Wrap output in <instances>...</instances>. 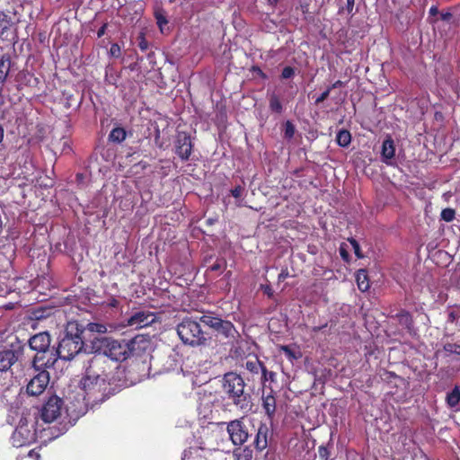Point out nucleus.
I'll return each mask as SVG.
<instances>
[{
    "instance_id": "nucleus-54",
    "label": "nucleus",
    "mask_w": 460,
    "mask_h": 460,
    "mask_svg": "<svg viewBox=\"0 0 460 460\" xmlns=\"http://www.w3.org/2000/svg\"><path fill=\"white\" fill-rule=\"evenodd\" d=\"M429 15L430 16H436L439 13L438 12V8L437 5H432L430 8H429Z\"/></svg>"
},
{
    "instance_id": "nucleus-29",
    "label": "nucleus",
    "mask_w": 460,
    "mask_h": 460,
    "mask_svg": "<svg viewBox=\"0 0 460 460\" xmlns=\"http://www.w3.org/2000/svg\"><path fill=\"white\" fill-rule=\"evenodd\" d=\"M336 142L341 147H347L351 142V134L347 129H341L337 133Z\"/></svg>"
},
{
    "instance_id": "nucleus-19",
    "label": "nucleus",
    "mask_w": 460,
    "mask_h": 460,
    "mask_svg": "<svg viewBox=\"0 0 460 460\" xmlns=\"http://www.w3.org/2000/svg\"><path fill=\"white\" fill-rule=\"evenodd\" d=\"M395 155L394 141L390 136L383 141L381 148V160L383 163L391 165Z\"/></svg>"
},
{
    "instance_id": "nucleus-34",
    "label": "nucleus",
    "mask_w": 460,
    "mask_h": 460,
    "mask_svg": "<svg viewBox=\"0 0 460 460\" xmlns=\"http://www.w3.org/2000/svg\"><path fill=\"white\" fill-rule=\"evenodd\" d=\"M443 349L450 354L460 355V345L457 343L447 342L443 345Z\"/></svg>"
},
{
    "instance_id": "nucleus-22",
    "label": "nucleus",
    "mask_w": 460,
    "mask_h": 460,
    "mask_svg": "<svg viewBox=\"0 0 460 460\" xmlns=\"http://www.w3.org/2000/svg\"><path fill=\"white\" fill-rule=\"evenodd\" d=\"M13 66L10 55L4 54L0 58V85L3 86L7 81Z\"/></svg>"
},
{
    "instance_id": "nucleus-24",
    "label": "nucleus",
    "mask_w": 460,
    "mask_h": 460,
    "mask_svg": "<svg viewBox=\"0 0 460 460\" xmlns=\"http://www.w3.org/2000/svg\"><path fill=\"white\" fill-rule=\"evenodd\" d=\"M396 317L398 319L399 323L404 326L408 330V332H411L413 330L414 321L410 312L406 310H402L396 314Z\"/></svg>"
},
{
    "instance_id": "nucleus-10",
    "label": "nucleus",
    "mask_w": 460,
    "mask_h": 460,
    "mask_svg": "<svg viewBox=\"0 0 460 460\" xmlns=\"http://www.w3.org/2000/svg\"><path fill=\"white\" fill-rule=\"evenodd\" d=\"M222 424H226V422H222ZM226 431L234 446H243L250 437L249 429L243 422V418L226 422Z\"/></svg>"
},
{
    "instance_id": "nucleus-60",
    "label": "nucleus",
    "mask_w": 460,
    "mask_h": 460,
    "mask_svg": "<svg viewBox=\"0 0 460 460\" xmlns=\"http://www.w3.org/2000/svg\"><path fill=\"white\" fill-rule=\"evenodd\" d=\"M34 314H35V317L38 318V319H40V318H41L43 316L42 314L38 315L37 313H35Z\"/></svg>"
},
{
    "instance_id": "nucleus-8",
    "label": "nucleus",
    "mask_w": 460,
    "mask_h": 460,
    "mask_svg": "<svg viewBox=\"0 0 460 460\" xmlns=\"http://www.w3.org/2000/svg\"><path fill=\"white\" fill-rule=\"evenodd\" d=\"M25 344L17 341L8 347H0V372L13 374L12 367L14 366L24 355Z\"/></svg>"
},
{
    "instance_id": "nucleus-50",
    "label": "nucleus",
    "mask_w": 460,
    "mask_h": 460,
    "mask_svg": "<svg viewBox=\"0 0 460 460\" xmlns=\"http://www.w3.org/2000/svg\"><path fill=\"white\" fill-rule=\"evenodd\" d=\"M252 71L255 72L262 79L268 78L267 75L259 66H252Z\"/></svg>"
},
{
    "instance_id": "nucleus-62",
    "label": "nucleus",
    "mask_w": 460,
    "mask_h": 460,
    "mask_svg": "<svg viewBox=\"0 0 460 460\" xmlns=\"http://www.w3.org/2000/svg\"><path fill=\"white\" fill-rule=\"evenodd\" d=\"M208 222L209 225L213 224V220L212 219H208Z\"/></svg>"
},
{
    "instance_id": "nucleus-46",
    "label": "nucleus",
    "mask_w": 460,
    "mask_h": 460,
    "mask_svg": "<svg viewBox=\"0 0 460 460\" xmlns=\"http://www.w3.org/2000/svg\"><path fill=\"white\" fill-rule=\"evenodd\" d=\"M243 187L241 186V185H237L236 187H234V189L231 190V195L235 198V199H239L241 198L243 192Z\"/></svg>"
},
{
    "instance_id": "nucleus-5",
    "label": "nucleus",
    "mask_w": 460,
    "mask_h": 460,
    "mask_svg": "<svg viewBox=\"0 0 460 460\" xmlns=\"http://www.w3.org/2000/svg\"><path fill=\"white\" fill-rule=\"evenodd\" d=\"M199 321L226 339L227 343L234 344L241 339V334L234 323L228 320L210 314H204L199 317Z\"/></svg>"
},
{
    "instance_id": "nucleus-56",
    "label": "nucleus",
    "mask_w": 460,
    "mask_h": 460,
    "mask_svg": "<svg viewBox=\"0 0 460 460\" xmlns=\"http://www.w3.org/2000/svg\"><path fill=\"white\" fill-rule=\"evenodd\" d=\"M327 326V323H325L324 325H322V326H315V327H313L312 331L314 332H318L320 331H322L323 328H325Z\"/></svg>"
},
{
    "instance_id": "nucleus-21",
    "label": "nucleus",
    "mask_w": 460,
    "mask_h": 460,
    "mask_svg": "<svg viewBox=\"0 0 460 460\" xmlns=\"http://www.w3.org/2000/svg\"><path fill=\"white\" fill-rule=\"evenodd\" d=\"M261 399L263 410L268 419L271 421L276 412V398L273 395V391L271 390L268 394H263Z\"/></svg>"
},
{
    "instance_id": "nucleus-44",
    "label": "nucleus",
    "mask_w": 460,
    "mask_h": 460,
    "mask_svg": "<svg viewBox=\"0 0 460 460\" xmlns=\"http://www.w3.org/2000/svg\"><path fill=\"white\" fill-rule=\"evenodd\" d=\"M330 89L327 87L325 91H323L314 101V104L317 106L323 102H324L330 95Z\"/></svg>"
},
{
    "instance_id": "nucleus-13",
    "label": "nucleus",
    "mask_w": 460,
    "mask_h": 460,
    "mask_svg": "<svg viewBox=\"0 0 460 460\" xmlns=\"http://www.w3.org/2000/svg\"><path fill=\"white\" fill-rule=\"evenodd\" d=\"M63 401L57 395L50 396L43 404L40 411V417L46 423H51L61 414Z\"/></svg>"
},
{
    "instance_id": "nucleus-59",
    "label": "nucleus",
    "mask_w": 460,
    "mask_h": 460,
    "mask_svg": "<svg viewBox=\"0 0 460 460\" xmlns=\"http://www.w3.org/2000/svg\"><path fill=\"white\" fill-rule=\"evenodd\" d=\"M269 4L272 6L277 5L279 0H268Z\"/></svg>"
},
{
    "instance_id": "nucleus-45",
    "label": "nucleus",
    "mask_w": 460,
    "mask_h": 460,
    "mask_svg": "<svg viewBox=\"0 0 460 460\" xmlns=\"http://www.w3.org/2000/svg\"><path fill=\"white\" fill-rule=\"evenodd\" d=\"M349 241L354 249V252H355L356 256L358 258H363V255L361 254V252H360V246H359L358 243L353 238L349 239Z\"/></svg>"
},
{
    "instance_id": "nucleus-7",
    "label": "nucleus",
    "mask_w": 460,
    "mask_h": 460,
    "mask_svg": "<svg viewBox=\"0 0 460 460\" xmlns=\"http://www.w3.org/2000/svg\"><path fill=\"white\" fill-rule=\"evenodd\" d=\"M80 385L85 393V397L93 402H102L108 397L107 390L110 384L99 378L90 376L85 372L84 376L80 381Z\"/></svg>"
},
{
    "instance_id": "nucleus-48",
    "label": "nucleus",
    "mask_w": 460,
    "mask_h": 460,
    "mask_svg": "<svg viewBox=\"0 0 460 460\" xmlns=\"http://www.w3.org/2000/svg\"><path fill=\"white\" fill-rule=\"evenodd\" d=\"M458 318L459 314L455 311H451L447 315V323H454Z\"/></svg>"
},
{
    "instance_id": "nucleus-11",
    "label": "nucleus",
    "mask_w": 460,
    "mask_h": 460,
    "mask_svg": "<svg viewBox=\"0 0 460 460\" xmlns=\"http://www.w3.org/2000/svg\"><path fill=\"white\" fill-rule=\"evenodd\" d=\"M58 358V349L52 347L36 353L31 361V367L34 370H48L54 367Z\"/></svg>"
},
{
    "instance_id": "nucleus-49",
    "label": "nucleus",
    "mask_w": 460,
    "mask_h": 460,
    "mask_svg": "<svg viewBox=\"0 0 460 460\" xmlns=\"http://www.w3.org/2000/svg\"><path fill=\"white\" fill-rule=\"evenodd\" d=\"M261 289L263 291V293L268 296L269 297H272L273 296V289L271 288V287L270 285H262L261 286Z\"/></svg>"
},
{
    "instance_id": "nucleus-33",
    "label": "nucleus",
    "mask_w": 460,
    "mask_h": 460,
    "mask_svg": "<svg viewBox=\"0 0 460 460\" xmlns=\"http://www.w3.org/2000/svg\"><path fill=\"white\" fill-rule=\"evenodd\" d=\"M440 217H441V219L446 222H452L455 219L456 211H455V209L450 208H444L441 211Z\"/></svg>"
},
{
    "instance_id": "nucleus-36",
    "label": "nucleus",
    "mask_w": 460,
    "mask_h": 460,
    "mask_svg": "<svg viewBox=\"0 0 460 460\" xmlns=\"http://www.w3.org/2000/svg\"><path fill=\"white\" fill-rule=\"evenodd\" d=\"M88 330L93 332L104 333L107 331V328L104 324L97 323H88Z\"/></svg>"
},
{
    "instance_id": "nucleus-17",
    "label": "nucleus",
    "mask_w": 460,
    "mask_h": 460,
    "mask_svg": "<svg viewBox=\"0 0 460 460\" xmlns=\"http://www.w3.org/2000/svg\"><path fill=\"white\" fill-rule=\"evenodd\" d=\"M13 445L20 447L35 440V432L31 431L26 425H19L12 436Z\"/></svg>"
},
{
    "instance_id": "nucleus-39",
    "label": "nucleus",
    "mask_w": 460,
    "mask_h": 460,
    "mask_svg": "<svg viewBox=\"0 0 460 460\" xmlns=\"http://www.w3.org/2000/svg\"><path fill=\"white\" fill-rule=\"evenodd\" d=\"M318 455L321 460H328L330 457V449L327 446L321 445L318 447Z\"/></svg>"
},
{
    "instance_id": "nucleus-28",
    "label": "nucleus",
    "mask_w": 460,
    "mask_h": 460,
    "mask_svg": "<svg viewBox=\"0 0 460 460\" xmlns=\"http://www.w3.org/2000/svg\"><path fill=\"white\" fill-rule=\"evenodd\" d=\"M356 280L358 284V288L360 291H367L369 288V281L367 278V273L365 270H359L356 276Z\"/></svg>"
},
{
    "instance_id": "nucleus-14",
    "label": "nucleus",
    "mask_w": 460,
    "mask_h": 460,
    "mask_svg": "<svg viewBox=\"0 0 460 460\" xmlns=\"http://www.w3.org/2000/svg\"><path fill=\"white\" fill-rule=\"evenodd\" d=\"M193 144L189 133L178 132L175 140V154L182 160L188 161L192 153Z\"/></svg>"
},
{
    "instance_id": "nucleus-61",
    "label": "nucleus",
    "mask_w": 460,
    "mask_h": 460,
    "mask_svg": "<svg viewBox=\"0 0 460 460\" xmlns=\"http://www.w3.org/2000/svg\"><path fill=\"white\" fill-rule=\"evenodd\" d=\"M33 454H34V452H33V450H31V451L29 453V456H33Z\"/></svg>"
},
{
    "instance_id": "nucleus-63",
    "label": "nucleus",
    "mask_w": 460,
    "mask_h": 460,
    "mask_svg": "<svg viewBox=\"0 0 460 460\" xmlns=\"http://www.w3.org/2000/svg\"><path fill=\"white\" fill-rule=\"evenodd\" d=\"M116 303H117V301H116V300H114V302H111V305H115V304H116Z\"/></svg>"
},
{
    "instance_id": "nucleus-18",
    "label": "nucleus",
    "mask_w": 460,
    "mask_h": 460,
    "mask_svg": "<svg viewBox=\"0 0 460 460\" xmlns=\"http://www.w3.org/2000/svg\"><path fill=\"white\" fill-rule=\"evenodd\" d=\"M50 344L51 337L48 332L37 333L29 340L31 349L36 351V353L52 348Z\"/></svg>"
},
{
    "instance_id": "nucleus-42",
    "label": "nucleus",
    "mask_w": 460,
    "mask_h": 460,
    "mask_svg": "<svg viewBox=\"0 0 460 460\" xmlns=\"http://www.w3.org/2000/svg\"><path fill=\"white\" fill-rule=\"evenodd\" d=\"M295 75V69L292 66H285L281 72L282 79H289Z\"/></svg>"
},
{
    "instance_id": "nucleus-30",
    "label": "nucleus",
    "mask_w": 460,
    "mask_h": 460,
    "mask_svg": "<svg viewBox=\"0 0 460 460\" xmlns=\"http://www.w3.org/2000/svg\"><path fill=\"white\" fill-rule=\"evenodd\" d=\"M11 26L10 18L4 13H0V37L4 36V33L9 30Z\"/></svg>"
},
{
    "instance_id": "nucleus-35",
    "label": "nucleus",
    "mask_w": 460,
    "mask_h": 460,
    "mask_svg": "<svg viewBox=\"0 0 460 460\" xmlns=\"http://www.w3.org/2000/svg\"><path fill=\"white\" fill-rule=\"evenodd\" d=\"M296 132L295 126L289 120H287L284 128V137L288 139L293 138Z\"/></svg>"
},
{
    "instance_id": "nucleus-40",
    "label": "nucleus",
    "mask_w": 460,
    "mask_h": 460,
    "mask_svg": "<svg viewBox=\"0 0 460 460\" xmlns=\"http://www.w3.org/2000/svg\"><path fill=\"white\" fill-rule=\"evenodd\" d=\"M137 40H138L137 45H138V48L141 49V51H146L148 49L149 44L145 37V34L140 33L137 37Z\"/></svg>"
},
{
    "instance_id": "nucleus-51",
    "label": "nucleus",
    "mask_w": 460,
    "mask_h": 460,
    "mask_svg": "<svg viewBox=\"0 0 460 460\" xmlns=\"http://www.w3.org/2000/svg\"><path fill=\"white\" fill-rule=\"evenodd\" d=\"M343 86H345V83L341 80H337L332 85L328 86V88L330 89V91H332V89L341 88Z\"/></svg>"
},
{
    "instance_id": "nucleus-41",
    "label": "nucleus",
    "mask_w": 460,
    "mask_h": 460,
    "mask_svg": "<svg viewBox=\"0 0 460 460\" xmlns=\"http://www.w3.org/2000/svg\"><path fill=\"white\" fill-rule=\"evenodd\" d=\"M155 17L156 19V23L160 28L168 23L165 15L160 11H156L155 13Z\"/></svg>"
},
{
    "instance_id": "nucleus-52",
    "label": "nucleus",
    "mask_w": 460,
    "mask_h": 460,
    "mask_svg": "<svg viewBox=\"0 0 460 460\" xmlns=\"http://www.w3.org/2000/svg\"><path fill=\"white\" fill-rule=\"evenodd\" d=\"M107 27H108V24L107 23H104L102 24L99 30L97 31V37L98 38H102L105 32H106V30H107Z\"/></svg>"
},
{
    "instance_id": "nucleus-23",
    "label": "nucleus",
    "mask_w": 460,
    "mask_h": 460,
    "mask_svg": "<svg viewBox=\"0 0 460 460\" xmlns=\"http://www.w3.org/2000/svg\"><path fill=\"white\" fill-rule=\"evenodd\" d=\"M244 367L252 374H259L260 372H262L265 365L258 358L257 356H253L246 359Z\"/></svg>"
},
{
    "instance_id": "nucleus-2",
    "label": "nucleus",
    "mask_w": 460,
    "mask_h": 460,
    "mask_svg": "<svg viewBox=\"0 0 460 460\" xmlns=\"http://www.w3.org/2000/svg\"><path fill=\"white\" fill-rule=\"evenodd\" d=\"M84 327L77 322L67 323L57 348L60 358L71 360L82 351L84 347Z\"/></svg>"
},
{
    "instance_id": "nucleus-12",
    "label": "nucleus",
    "mask_w": 460,
    "mask_h": 460,
    "mask_svg": "<svg viewBox=\"0 0 460 460\" xmlns=\"http://www.w3.org/2000/svg\"><path fill=\"white\" fill-rule=\"evenodd\" d=\"M35 375L29 381L26 392L31 396H39L46 390L49 384L50 376L48 370H34Z\"/></svg>"
},
{
    "instance_id": "nucleus-27",
    "label": "nucleus",
    "mask_w": 460,
    "mask_h": 460,
    "mask_svg": "<svg viewBox=\"0 0 460 460\" xmlns=\"http://www.w3.org/2000/svg\"><path fill=\"white\" fill-rule=\"evenodd\" d=\"M127 138V131L122 127H115L109 134L108 139L110 142L120 144Z\"/></svg>"
},
{
    "instance_id": "nucleus-38",
    "label": "nucleus",
    "mask_w": 460,
    "mask_h": 460,
    "mask_svg": "<svg viewBox=\"0 0 460 460\" xmlns=\"http://www.w3.org/2000/svg\"><path fill=\"white\" fill-rule=\"evenodd\" d=\"M252 450L250 447H245L244 448L242 449V452L238 456L237 460H252Z\"/></svg>"
},
{
    "instance_id": "nucleus-43",
    "label": "nucleus",
    "mask_w": 460,
    "mask_h": 460,
    "mask_svg": "<svg viewBox=\"0 0 460 460\" xmlns=\"http://www.w3.org/2000/svg\"><path fill=\"white\" fill-rule=\"evenodd\" d=\"M110 55L114 58H119L121 55V49L118 43L111 44L110 48Z\"/></svg>"
},
{
    "instance_id": "nucleus-3",
    "label": "nucleus",
    "mask_w": 460,
    "mask_h": 460,
    "mask_svg": "<svg viewBox=\"0 0 460 460\" xmlns=\"http://www.w3.org/2000/svg\"><path fill=\"white\" fill-rule=\"evenodd\" d=\"M143 341L144 339L138 336L130 341H118L110 337H103L100 340V349L102 350V354L108 357L111 362H122L133 356Z\"/></svg>"
},
{
    "instance_id": "nucleus-15",
    "label": "nucleus",
    "mask_w": 460,
    "mask_h": 460,
    "mask_svg": "<svg viewBox=\"0 0 460 460\" xmlns=\"http://www.w3.org/2000/svg\"><path fill=\"white\" fill-rule=\"evenodd\" d=\"M272 437V429L265 422H260L253 439V446L259 452H262L268 447L269 441Z\"/></svg>"
},
{
    "instance_id": "nucleus-4",
    "label": "nucleus",
    "mask_w": 460,
    "mask_h": 460,
    "mask_svg": "<svg viewBox=\"0 0 460 460\" xmlns=\"http://www.w3.org/2000/svg\"><path fill=\"white\" fill-rule=\"evenodd\" d=\"M177 333L184 344L191 347L204 346L207 344V337L201 330L199 322L191 318L185 317L177 325Z\"/></svg>"
},
{
    "instance_id": "nucleus-55",
    "label": "nucleus",
    "mask_w": 460,
    "mask_h": 460,
    "mask_svg": "<svg viewBox=\"0 0 460 460\" xmlns=\"http://www.w3.org/2000/svg\"><path fill=\"white\" fill-rule=\"evenodd\" d=\"M340 253H341V256L344 259V260H348L349 258V254L348 252H346V250H344L343 248H341L340 249Z\"/></svg>"
},
{
    "instance_id": "nucleus-37",
    "label": "nucleus",
    "mask_w": 460,
    "mask_h": 460,
    "mask_svg": "<svg viewBox=\"0 0 460 460\" xmlns=\"http://www.w3.org/2000/svg\"><path fill=\"white\" fill-rule=\"evenodd\" d=\"M226 268V261L224 260L217 259L208 269V271H222Z\"/></svg>"
},
{
    "instance_id": "nucleus-64",
    "label": "nucleus",
    "mask_w": 460,
    "mask_h": 460,
    "mask_svg": "<svg viewBox=\"0 0 460 460\" xmlns=\"http://www.w3.org/2000/svg\"><path fill=\"white\" fill-rule=\"evenodd\" d=\"M175 0H170L171 3L174 2Z\"/></svg>"
},
{
    "instance_id": "nucleus-53",
    "label": "nucleus",
    "mask_w": 460,
    "mask_h": 460,
    "mask_svg": "<svg viewBox=\"0 0 460 460\" xmlns=\"http://www.w3.org/2000/svg\"><path fill=\"white\" fill-rule=\"evenodd\" d=\"M452 13H449V12H447V13H440V20L442 21H446V22H448L451 20L452 18Z\"/></svg>"
},
{
    "instance_id": "nucleus-47",
    "label": "nucleus",
    "mask_w": 460,
    "mask_h": 460,
    "mask_svg": "<svg viewBox=\"0 0 460 460\" xmlns=\"http://www.w3.org/2000/svg\"><path fill=\"white\" fill-rule=\"evenodd\" d=\"M355 0H347V4L345 9L347 10L349 14H352L354 8ZM344 10V7L340 8L339 13H341Z\"/></svg>"
},
{
    "instance_id": "nucleus-58",
    "label": "nucleus",
    "mask_w": 460,
    "mask_h": 460,
    "mask_svg": "<svg viewBox=\"0 0 460 460\" xmlns=\"http://www.w3.org/2000/svg\"><path fill=\"white\" fill-rule=\"evenodd\" d=\"M288 276V272H284L282 271L279 275V280H283L287 278Z\"/></svg>"
},
{
    "instance_id": "nucleus-9",
    "label": "nucleus",
    "mask_w": 460,
    "mask_h": 460,
    "mask_svg": "<svg viewBox=\"0 0 460 460\" xmlns=\"http://www.w3.org/2000/svg\"><path fill=\"white\" fill-rule=\"evenodd\" d=\"M224 443L223 431L217 428H202L199 436V447L202 450L217 451Z\"/></svg>"
},
{
    "instance_id": "nucleus-32",
    "label": "nucleus",
    "mask_w": 460,
    "mask_h": 460,
    "mask_svg": "<svg viewBox=\"0 0 460 460\" xmlns=\"http://www.w3.org/2000/svg\"><path fill=\"white\" fill-rule=\"evenodd\" d=\"M279 350L283 351L286 355V357L289 360L297 359L300 357V354H296L294 349H292L288 345H281L279 347Z\"/></svg>"
},
{
    "instance_id": "nucleus-16",
    "label": "nucleus",
    "mask_w": 460,
    "mask_h": 460,
    "mask_svg": "<svg viewBox=\"0 0 460 460\" xmlns=\"http://www.w3.org/2000/svg\"><path fill=\"white\" fill-rule=\"evenodd\" d=\"M155 316L149 311H138L127 319V325L135 329H140L150 325L155 322Z\"/></svg>"
},
{
    "instance_id": "nucleus-31",
    "label": "nucleus",
    "mask_w": 460,
    "mask_h": 460,
    "mask_svg": "<svg viewBox=\"0 0 460 460\" xmlns=\"http://www.w3.org/2000/svg\"><path fill=\"white\" fill-rule=\"evenodd\" d=\"M276 373L273 371H268L267 367H263L261 376V381L264 385L267 381L275 382Z\"/></svg>"
},
{
    "instance_id": "nucleus-20",
    "label": "nucleus",
    "mask_w": 460,
    "mask_h": 460,
    "mask_svg": "<svg viewBox=\"0 0 460 460\" xmlns=\"http://www.w3.org/2000/svg\"><path fill=\"white\" fill-rule=\"evenodd\" d=\"M16 82L21 87H36L39 84V79L27 70H22L17 74Z\"/></svg>"
},
{
    "instance_id": "nucleus-57",
    "label": "nucleus",
    "mask_w": 460,
    "mask_h": 460,
    "mask_svg": "<svg viewBox=\"0 0 460 460\" xmlns=\"http://www.w3.org/2000/svg\"><path fill=\"white\" fill-rule=\"evenodd\" d=\"M4 137V127L0 124V144L3 142Z\"/></svg>"
},
{
    "instance_id": "nucleus-26",
    "label": "nucleus",
    "mask_w": 460,
    "mask_h": 460,
    "mask_svg": "<svg viewBox=\"0 0 460 460\" xmlns=\"http://www.w3.org/2000/svg\"><path fill=\"white\" fill-rule=\"evenodd\" d=\"M446 403L449 408H456L460 403V386L455 385V387L447 394Z\"/></svg>"
},
{
    "instance_id": "nucleus-25",
    "label": "nucleus",
    "mask_w": 460,
    "mask_h": 460,
    "mask_svg": "<svg viewBox=\"0 0 460 460\" xmlns=\"http://www.w3.org/2000/svg\"><path fill=\"white\" fill-rule=\"evenodd\" d=\"M269 109L272 113L281 114L284 111V106L280 97L272 93L269 95Z\"/></svg>"
},
{
    "instance_id": "nucleus-1",
    "label": "nucleus",
    "mask_w": 460,
    "mask_h": 460,
    "mask_svg": "<svg viewBox=\"0 0 460 460\" xmlns=\"http://www.w3.org/2000/svg\"><path fill=\"white\" fill-rule=\"evenodd\" d=\"M245 386L243 378L235 372H227L223 376L222 390L226 398L237 409L249 411L252 407V398Z\"/></svg>"
},
{
    "instance_id": "nucleus-6",
    "label": "nucleus",
    "mask_w": 460,
    "mask_h": 460,
    "mask_svg": "<svg viewBox=\"0 0 460 460\" xmlns=\"http://www.w3.org/2000/svg\"><path fill=\"white\" fill-rule=\"evenodd\" d=\"M116 367L108 357L102 353L94 354L88 361L85 372L90 376L99 378L111 385V375Z\"/></svg>"
}]
</instances>
